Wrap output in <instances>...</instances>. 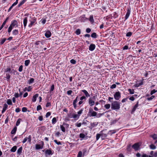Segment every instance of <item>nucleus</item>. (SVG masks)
<instances>
[{"label":"nucleus","mask_w":157,"mask_h":157,"mask_svg":"<svg viewBox=\"0 0 157 157\" xmlns=\"http://www.w3.org/2000/svg\"><path fill=\"white\" fill-rule=\"evenodd\" d=\"M54 89V86L53 84H52L51 87L50 91H53Z\"/></svg>","instance_id":"obj_61"},{"label":"nucleus","mask_w":157,"mask_h":157,"mask_svg":"<svg viewBox=\"0 0 157 157\" xmlns=\"http://www.w3.org/2000/svg\"><path fill=\"white\" fill-rule=\"evenodd\" d=\"M23 66L22 65L20 66L19 68L18 71L19 72H21L22 71Z\"/></svg>","instance_id":"obj_53"},{"label":"nucleus","mask_w":157,"mask_h":157,"mask_svg":"<svg viewBox=\"0 0 157 157\" xmlns=\"http://www.w3.org/2000/svg\"><path fill=\"white\" fill-rule=\"evenodd\" d=\"M128 90L130 94H133L134 93V90L133 89L131 90L130 89H128Z\"/></svg>","instance_id":"obj_37"},{"label":"nucleus","mask_w":157,"mask_h":157,"mask_svg":"<svg viewBox=\"0 0 157 157\" xmlns=\"http://www.w3.org/2000/svg\"><path fill=\"white\" fill-rule=\"evenodd\" d=\"M28 140V141L29 142H31V136L30 135L28 137H25L23 140L22 141V143H25L27 141V140Z\"/></svg>","instance_id":"obj_8"},{"label":"nucleus","mask_w":157,"mask_h":157,"mask_svg":"<svg viewBox=\"0 0 157 157\" xmlns=\"http://www.w3.org/2000/svg\"><path fill=\"white\" fill-rule=\"evenodd\" d=\"M120 103L119 102L115 101L112 103L111 108L113 110H118L120 108Z\"/></svg>","instance_id":"obj_2"},{"label":"nucleus","mask_w":157,"mask_h":157,"mask_svg":"<svg viewBox=\"0 0 157 157\" xmlns=\"http://www.w3.org/2000/svg\"><path fill=\"white\" fill-rule=\"evenodd\" d=\"M27 111V109L25 107H24L22 108V111L23 112H26Z\"/></svg>","instance_id":"obj_54"},{"label":"nucleus","mask_w":157,"mask_h":157,"mask_svg":"<svg viewBox=\"0 0 157 157\" xmlns=\"http://www.w3.org/2000/svg\"><path fill=\"white\" fill-rule=\"evenodd\" d=\"M38 119L40 121H42L43 120V117L42 116H40L39 117Z\"/></svg>","instance_id":"obj_64"},{"label":"nucleus","mask_w":157,"mask_h":157,"mask_svg":"<svg viewBox=\"0 0 157 157\" xmlns=\"http://www.w3.org/2000/svg\"><path fill=\"white\" fill-rule=\"evenodd\" d=\"M82 125V123H78L77 122L75 124V125L76 126H77L78 127H79L81 126Z\"/></svg>","instance_id":"obj_44"},{"label":"nucleus","mask_w":157,"mask_h":157,"mask_svg":"<svg viewBox=\"0 0 157 157\" xmlns=\"http://www.w3.org/2000/svg\"><path fill=\"white\" fill-rule=\"evenodd\" d=\"M75 33L78 35H79L81 33V30L79 29H77L75 32Z\"/></svg>","instance_id":"obj_32"},{"label":"nucleus","mask_w":157,"mask_h":157,"mask_svg":"<svg viewBox=\"0 0 157 157\" xmlns=\"http://www.w3.org/2000/svg\"><path fill=\"white\" fill-rule=\"evenodd\" d=\"M116 87V85L115 84H113L111 85L110 88L111 89H113L115 88Z\"/></svg>","instance_id":"obj_58"},{"label":"nucleus","mask_w":157,"mask_h":157,"mask_svg":"<svg viewBox=\"0 0 157 157\" xmlns=\"http://www.w3.org/2000/svg\"><path fill=\"white\" fill-rule=\"evenodd\" d=\"M155 98V96L154 95H152L151 97L150 98H147V100L148 101H151L153 99Z\"/></svg>","instance_id":"obj_43"},{"label":"nucleus","mask_w":157,"mask_h":157,"mask_svg":"<svg viewBox=\"0 0 157 157\" xmlns=\"http://www.w3.org/2000/svg\"><path fill=\"white\" fill-rule=\"evenodd\" d=\"M130 9H127V12L126 13V15H125V20H127L128 18V17H129L130 15Z\"/></svg>","instance_id":"obj_10"},{"label":"nucleus","mask_w":157,"mask_h":157,"mask_svg":"<svg viewBox=\"0 0 157 157\" xmlns=\"http://www.w3.org/2000/svg\"><path fill=\"white\" fill-rule=\"evenodd\" d=\"M35 147L36 149H42L43 147V144L41 145L40 144H36V145Z\"/></svg>","instance_id":"obj_19"},{"label":"nucleus","mask_w":157,"mask_h":157,"mask_svg":"<svg viewBox=\"0 0 157 157\" xmlns=\"http://www.w3.org/2000/svg\"><path fill=\"white\" fill-rule=\"evenodd\" d=\"M78 96H77L75 100H74L73 101V104L74 106V107L75 109H76V103L78 101Z\"/></svg>","instance_id":"obj_12"},{"label":"nucleus","mask_w":157,"mask_h":157,"mask_svg":"<svg viewBox=\"0 0 157 157\" xmlns=\"http://www.w3.org/2000/svg\"><path fill=\"white\" fill-rule=\"evenodd\" d=\"M8 106L7 104H4L3 109L2 111V113H3L7 109Z\"/></svg>","instance_id":"obj_14"},{"label":"nucleus","mask_w":157,"mask_h":157,"mask_svg":"<svg viewBox=\"0 0 157 157\" xmlns=\"http://www.w3.org/2000/svg\"><path fill=\"white\" fill-rule=\"evenodd\" d=\"M54 142L58 145H61V143L60 142H58L56 140H54Z\"/></svg>","instance_id":"obj_52"},{"label":"nucleus","mask_w":157,"mask_h":157,"mask_svg":"<svg viewBox=\"0 0 157 157\" xmlns=\"http://www.w3.org/2000/svg\"><path fill=\"white\" fill-rule=\"evenodd\" d=\"M12 34L13 35H16L18 34V31L17 29H14L12 31Z\"/></svg>","instance_id":"obj_22"},{"label":"nucleus","mask_w":157,"mask_h":157,"mask_svg":"<svg viewBox=\"0 0 157 157\" xmlns=\"http://www.w3.org/2000/svg\"><path fill=\"white\" fill-rule=\"evenodd\" d=\"M17 146H14L11 149L10 151L11 152H15L17 149Z\"/></svg>","instance_id":"obj_25"},{"label":"nucleus","mask_w":157,"mask_h":157,"mask_svg":"<svg viewBox=\"0 0 157 157\" xmlns=\"http://www.w3.org/2000/svg\"><path fill=\"white\" fill-rule=\"evenodd\" d=\"M22 147H21L19 148V149L17 150V154L20 155L22 152Z\"/></svg>","instance_id":"obj_26"},{"label":"nucleus","mask_w":157,"mask_h":157,"mask_svg":"<svg viewBox=\"0 0 157 157\" xmlns=\"http://www.w3.org/2000/svg\"><path fill=\"white\" fill-rule=\"evenodd\" d=\"M18 26V24L17 21L15 20H13L11 22V23L9 27L8 32V33H10L12 29L14 27H17Z\"/></svg>","instance_id":"obj_1"},{"label":"nucleus","mask_w":157,"mask_h":157,"mask_svg":"<svg viewBox=\"0 0 157 157\" xmlns=\"http://www.w3.org/2000/svg\"><path fill=\"white\" fill-rule=\"evenodd\" d=\"M85 136V135L83 133H81L79 134V137L82 139L84 138Z\"/></svg>","instance_id":"obj_35"},{"label":"nucleus","mask_w":157,"mask_h":157,"mask_svg":"<svg viewBox=\"0 0 157 157\" xmlns=\"http://www.w3.org/2000/svg\"><path fill=\"white\" fill-rule=\"evenodd\" d=\"M95 97L93 96L92 98H90L88 100V103L89 105L90 106H91L93 105H94L95 104V101L94 100H93V99H95Z\"/></svg>","instance_id":"obj_6"},{"label":"nucleus","mask_w":157,"mask_h":157,"mask_svg":"<svg viewBox=\"0 0 157 157\" xmlns=\"http://www.w3.org/2000/svg\"><path fill=\"white\" fill-rule=\"evenodd\" d=\"M139 105V102L138 101L136 104L133 107L132 111V113L133 112H134L136 110L137 108L138 107Z\"/></svg>","instance_id":"obj_15"},{"label":"nucleus","mask_w":157,"mask_h":157,"mask_svg":"<svg viewBox=\"0 0 157 157\" xmlns=\"http://www.w3.org/2000/svg\"><path fill=\"white\" fill-rule=\"evenodd\" d=\"M51 35V32L49 31H47L45 34V36L47 38H49L50 37Z\"/></svg>","instance_id":"obj_13"},{"label":"nucleus","mask_w":157,"mask_h":157,"mask_svg":"<svg viewBox=\"0 0 157 157\" xmlns=\"http://www.w3.org/2000/svg\"><path fill=\"white\" fill-rule=\"evenodd\" d=\"M72 117L74 119H75L76 120H78L79 118V115H77V114L73 113Z\"/></svg>","instance_id":"obj_21"},{"label":"nucleus","mask_w":157,"mask_h":157,"mask_svg":"<svg viewBox=\"0 0 157 157\" xmlns=\"http://www.w3.org/2000/svg\"><path fill=\"white\" fill-rule=\"evenodd\" d=\"M60 128L62 132H65V128L62 125H60Z\"/></svg>","instance_id":"obj_30"},{"label":"nucleus","mask_w":157,"mask_h":157,"mask_svg":"<svg viewBox=\"0 0 157 157\" xmlns=\"http://www.w3.org/2000/svg\"><path fill=\"white\" fill-rule=\"evenodd\" d=\"M9 19V17H7L6 19V20L3 22V23L2 24V25H5V24H6V22H7V20L8 19Z\"/></svg>","instance_id":"obj_60"},{"label":"nucleus","mask_w":157,"mask_h":157,"mask_svg":"<svg viewBox=\"0 0 157 157\" xmlns=\"http://www.w3.org/2000/svg\"><path fill=\"white\" fill-rule=\"evenodd\" d=\"M38 94H36L34 95L32 98V101L33 102H35L36 101V98L38 96Z\"/></svg>","instance_id":"obj_17"},{"label":"nucleus","mask_w":157,"mask_h":157,"mask_svg":"<svg viewBox=\"0 0 157 157\" xmlns=\"http://www.w3.org/2000/svg\"><path fill=\"white\" fill-rule=\"evenodd\" d=\"M46 153L48 155L51 154L52 153V151L50 150H47L46 151Z\"/></svg>","instance_id":"obj_57"},{"label":"nucleus","mask_w":157,"mask_h":157,"mask_svg":"<svg viewBox=\"0 0 157 157\" xmlns=\"http://www.w3.org/2000/svg\"><path fill=\"white\" fill-rule=\"evenodd\" d=\"M82 91L86 97L88 98L90 97V95L86 90H82Z\"/></svg>","instance_id":"obj_16"},{"label":"nucleus","mask_w":157,"mask_h":157,"mask_svg":"<svg viewBox=\"0 0 157 157\" xmlns=\"http://www.w3.org/2000/svg\"><path fill=\"white\" fill-rule=\"evenodd\" d=\"M114 97L115 100H119L121 97V93L119 91L116 92L114 95Z\"/></svg>","instance_id":"obj_5"},{"label":"nucleus","mask_w":157,"mask_h":157,"mask_svg":"<svg viewBox=\"0 0 157 157\" xmlns=\"http://www.w3.org/2000/svg\"><path fill=\"white\" fill-rule=\"evenodd\" d=\"M156 92H157V90H155V89H154L151 91L150 94L151 95H152L153 94H154L156 93Z\"/></svg>","instance_id":"obj_46"},{"label":"nucleus","mask_w":157,"mask_h":157,"mask_svg":"<svg viewBox=\"0 0 157 157\" xmlns=\"http://www.w3.org/2000/svg\"><path fill=\"white\" fill-rule=\"evenodd\" d=\"M89 21L92 23H93L94 22V21L93 18V15H91L90 16Z\"/></svg>","instance_id":"obj_27"},{"label":"nucleus","mask_w":157,"mask_h":157,"mask_svg":"<svg viewBox=\"0 0 157 157\" xmlns=\"http://www.w3.org/2000/svg\"><path fill=\"white\" fill-rule=\"evenodd\" d=\"M41 109H42V107L40 105H39L37 106V108H36V110L37 111H38L40 110Z\"/></svg>","instance_id":"obj_48"},{"label":"nucleus","mask_w":157,"mask_h":157,"mask_svg":"<svg viewBox=\"0 0 157 157\" xmlns=\"http://www.w3.org/2000/svg\"><path fill=\"white\" fill-rule=\"evenodd\" d=\"M95 45L94 44H91L90 45L89 49L90 51H93L95 48Z\"/></svg>","instance_id":"obj_9"},{"label":"nucleus","mask_w":157,"mask_h":157,"mask_svg":"<svg viewBox=\"0 0 157 157\" xmlns=\"http://www.w3.org/2000/svg\"><path fill=\"white\" fill-rule=\"evenodd\" d=\"M30 61L29 59L26 60L25 61V64L26 66H27L29 64Z\"/></svg>","instance_id":"obj_28"},{"label":"nucleus","mask_w":157,"mask_h":157,"mask_svg":"<svg viewBox=\"0 0 157 157\" xmlns=\"http://www.w3.org/2000/svg\"><path fill=\"white\" fill-rule=\"evenodd\" d=\"M98 124L97 122L91 123L90 124V128L91 129H92L93 128L96 126Z\"/></svg>","instance_id":"obj_11"},{"label":"nucleus","mask_w":157,"mask_h":157,"mask_svg":"<svg viewBox=\"0 0 157 157\" xmlns=\"http://www.w3.org/2000/svg\"><path fill=\"white\" fill-rule=\"evenodd\" d=\"M97 113L94 111L92 109H90L88 112V115L90 117H95L97 115Z\"/></svg>","instance_id":"obj_4"},{"label":"nucleus","mask_w":157,"mask_h":157,"mask_svg":"<svg viewBox=\"0 0 157 157\" xmlns=\"http://www.w3.org/2000/svg\"><path fill=\"white\" fill-rule=\"evenodd\" d=\"M82 152L81 151H79L77 155V157H82Z\"/></svg>","instance_id":"obj_45"},{"label":"nucleus","mask_w":157,"mask_h":157,"mask_svg":"<svg viewBox=\"0 0 157 157\" xmlns=\"http://www.w3.org/2000/svg\"><path fill=\"white\" fill-rule=\"evenodd\" d=\"M27 17H25L23 20V24L25 28L26 26L27 22Z\"/></svg>","instance_id":"obj_18"},{"label":"nucleus","mask_w":157,"mask_h":157,"mask_svg":"<svg viewBox=\"0 0 157 157\" xmlns=\"http://www.w3.org/2000/svg\"><path fill=\"white\" fill-rule=\"evenodd\" d=\"M32 89V88L31 86H29L27 87V91L28 92L30 91Z\"/></svg>","instance_id":"obj_56"},{"label":"nucleus","mask_w":157,"mask_h":157,"mask_svg":"<svg viewBox=\"0 0 157 157\" xmlns=\"http://www.w3.org/2000/svg\"><path fill=\"white\" fill-rule=\"evenodd\" d=\"M36 20L35 19H33L32 21H31L30 24L28 26L29 27L32 26L33 24L35 22Z\"/></svg>","instance_id":"obj_23"},{"label":"nucleus","mask_w":157,"mask_h":157,"mask_svg":"<svg viewBox=\"0 0 157 157\" xmlns=\"http://www.w3.org/2000/svg\"><path fill=\"white\" fill-rule=\"evenodd\" d=\"M150 148L152 149H155L156 148L155 146L153 144H151L150 146Z\"/></svg>","instance_id":"obj_40"},{"label":"nucleus","mask_w":157,"mask_h":157,"mask_svg":"<svg viewBox=\"0 0 157 157\" xmlns=\"http://www.w3.org/2000/svg\"><path fill=\"white\" fill-rule=\"evenodd\" d=\"M151 136L154 140L157 139V135L156 134H153V135Z\"/></svg>","instance_id":"obj_39"},{"label":"nucleus","mask_w":157,"mask_h":157,"mask_svg":"<svg viewBox=\"0 0 157 157\" xmlns=\"http://www.w3.org/2000/svg\"><path fill=\"white\" fill-rule=\"evenodd\" d=\"M51 114V113L50 112H47L46 115V117L47 118L48 117H49Z\"/></svg>","instance_id":"obj_59"},{"label":"nucleus","mask_w":157,"mask_h":157,"mask_svg":"<svg viewBox=\"0 0 157 157\" xmlns=\"http://www.w3.org/2000/svg\"><path fill=\"white\" fill-rule=\"evenodd\" d=\"M143 81H141L137 83L136 84H135V86L136 87H138L140 86L143 85Z\"/></svg>","instance_id":"obj_20"},{"label":"nucleus","mask_w":157,"mask_h":157,"mask_svg":"<svg viewBox=\"0 0 157 157\" xmlns=\"http://www.w3.org/2000/svg\"><path fill=\"white\" fill-rule=\"evenodd\" d=\"M56 122V117L53 118L52 120V123L53 124H55Z\"/></svg>","instance_id":"obj_36"},{"label":"nucleus","mask_w":157,"mask_h":157,"mask_svg":"<svg viewBox=\"0 0 157 157\" xmlns=\"http://www.w3.org/2000/svg\"><path fill=\"white\" fill-rule=\"evenodd\" d=\"M82 111L83 110L81 109L77 112V115H79V117H80V115L82 113Z\"/></svg>","instance_id":"obj_50"},{"label":"nucleus","mask_w":157,"mask_h":157,"mask_svg":"<svg viewBox=\"0 0 157 157\" xmlns=\"http://www.w3.org/2000/svg\"><path fill=\"white\" fill-rule=\"evenodd\" d=\"M17 130V127H15L13 128L11 132V134H15Z\"/></svg>","instance_id":"obj_24"},{"label":"nucleus","mask_w":157,"mask_h":157,"mask_svg":"<svg viewBox=\"0 0 157 157\" xmlns=\"http://www.w3.org/2000/svg\"><path fill=\"white\" fill-rule=\"evenodd\" d=\"M91 30L90 29L88 28L86 30V32L87 33H89L90 32Z\"/></svg>","instance_id":"obj_62"},{"label":"nucleus","mask_w":157,"mask_h":157,"mask_svg":"<svg viewBox=\"0 0 157 157\" xmlns=\"http://www.w3.org/2000/svg\"><path fill=\"white\" fill-rule=\"evenodd\" d=\"M21 119L20 118H19L17 120V121L16 122V126H18L19 125V124L20 123L21 121Z\"/></svg>","instance_id":"obj_29"},{"label":"nucleus","mask_w":157,"mask_h":157,"mask_svg":"<svg viewBox=\"0 0 157 157\" xmlns=\"http://www.w3.org/2000/svg\"><path fill=\"white\" fill-rule=\"evenodd\" d=\"M72 92V91L71 90H69L67 91V94L68 95H70Z\"/></svg>","instance_id":"obj_55"},{"label":"nucleus","mask_w":157,"mask_h":157,"mask_svg":"<svg viewBox=\"0 0 157 157\" xmlns=\"http://www.w3.org/2000/svg\"><path fill=\"white\" fill-rule=\"evenodd\" d=\"M41 23L43 24H45L46 22V20L45 19H42L41 20Z\"/></svg>","instance_id":"obj_63"},{"label":"nucleus","mask_w":157,"mask_h":157,"mask_svg":"<svg viewBox=\"0 0 157 157\" xmlns=\"http://www.w3.org/2000/svg\"><path fill=\"white\" fill-rule=\"evenodd\" d=\"M132 34V33L131 32H128L127 33L126 36L127 37H129L131 36Z\"/></svg>","instance_id":"obj_47"},{"label":"nucleus","mask_w":157,"mask_h":157,"mask_svg":"<svg viewBox=\"0 0 157 157\" xmlns=\"http://www.w3.org/2000/svg\"><path fill=\"white\" fill-rule=\"evenodd\" d=\"M91 36L92 37L96 38L97 37L96 33H93L91 34Z\"/></svg>","instance_id":"obj_41"},{"label":"nucleus","mask_w":157,"mask_h":157,"mask_svg":"<svg viewBox=\"0 0 157 157\" xmlns=\"http://www.w3.org/2000/svg\"><path fill=\"white\" fill-rule=\"evenodd\" d=\"M86 97L84 96H82L80 98V100L82 101L83 100H86Z\"/></svg>","instance_id":"obj_51"},{"label":"nucleus","mask_w":157,"mask_h":157,"mask_svg":"<svg viewBox=\"0 0 157 157\" xmlns=\"http://www.w3.org/2000/svg\"><path fill=\"white\" fill-rule=\"evenodd\" d=\"M34 80V78H31L28 81V83L29 84L33 83Z\"/></svg>","instance_id":"obj_33"},{"label":"nucleus","mask_w":157,"mask_h":157,"mask_svg":"<svg viewBox=\"0 0 157 157\" xmlns=\"http://www.w3.org/2000/svg\"><path fill=\"white\" fill-rule=\"evenodd\" d=\"M63 125L64 127L65 128H68L69 126V125L68 124L63 123Z\"/></svg>","instance_id":"obj_42"},{"label":"nucleus","mask_w":157,"mask_h":157,"mask_svg":"<svg viewBox=\"0 0 157 157\" xmlns=\"http://www.w3.org/2000/svg\"><path fill=\"white\" fill-rule=\"evenodd\" d=\"M102 132L103 131H101L100 133H98L96 134V140H98L100 137L102 140H104L107 137V135L105 133H103Z\"/></svg>","instance_id":"obj_3"},{"label":"nucleus","mask_w":157,"mask_h":157,"mask_svg":"<svg viewBox=\"0 0 157 157\" xmlns=\"http://www.w3.org/2000/svg\"><path fill=\"white\" fill-rule=\"evenodd\" d=\"M110 107V105L109 104H106L104 105V107L107 109H109Z\"/></svg>","instance_id":"obj_31"},{"label":"nucleus","mask_w":157,"mask_h":157,"mask_svg":"<svg viewBox=\"0 0 157 157\" xmlns=\"http://www.w3.org/2000/svg\"><path fill=\"white\" fill-rule=\"evenodd\" d=\"M7 103L8 105H12V101L10 99H8L7 100Z\"/></svg>","instance_id":"obj_34"},{"label":"nucleus","mask_w":157,"mask_h":157,"mask_svg":"<svg viewBox=\"0 0 157 157\" xmlns=\"http://www.w3.org/2000/svg\"><path fill=\"white\" fill-rule=\"evenodd\" d=\"M6 38H4V39H2V40H1V42L0 43V44L1 45L2 44L4 43V42L6 41Z\"/></svg>","instance_id":"obj_38"},{"label":"nucleus","mask_w":157,"mask_h":157,"mask_svg":"<svg viewBox=\"0 0 157 157\" xmlns=\"http://www.w3.org/2000/svg\"><path fill=\"white\" fill-rule=\"evenodd\" d=\"M140 145L138 143H136L132 146V147L135 150L137 151L140 148Z\"/></svg>","instance_id":"obj_7"},{"label":"nucleus","mask_w":157,"mask_h":157,"mask_svg":"<svg viewBox=\"0 0 157 157\" xmlns=\"http://www.w3.org/2000/svg\"><path fill=\"white\" fill-rule=\"evenodd\" d=\"M71 63L73 64H75L76 63V61L75 60L72 59L70 60Z\"/></svg>","instance_id":"obj_49"}]
</instances>
